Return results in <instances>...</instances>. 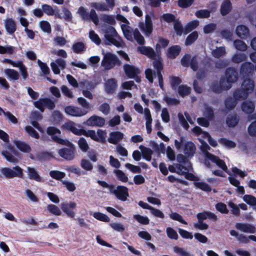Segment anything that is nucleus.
<instances>
[{"label":"nucleus","instance_id":"a211bd4d","mask_svg":"<svg viewBox=\"0 0 256 256\" xmlns=\"http://www.w3.org/2000/svg\"><path fill=\"white\" fill-rule=\"evenodd\" d=\"M181 52V47L179 45H174L169 47L166 52L167 58L170 59L176 58Z\"/></svg>","mask_w":256,"mask_h":256},{"label":"nucleus","instance_id":"3c124183","mask_svg":"<svg viewBox=\"0 0 256 256\" xmlns=\"http://www.w3.org/2000/svg\"><path fill=\"white\" fill-rule=\"evenodd\" d=\"M40 26L41 30L44 32L51 33L52 28L50 22L46 20H42L40 22Z\"/></svg>","mask_w":256,"mask_h":256},{"label":"nucleus","instance_id":"ea45409f","mask_svg":"<svg viewBox=\"0 0 256 256\" xmlns=\"http://www.w3.org/2000/svg\"><path fill=\"white\" fill-rule=\"evenodd\" d=\"M199 24V22L197 20H192L186 24L184 28V34H187L193 30L195 29Z\"/></svg>","mask_w":256,"mask_h":256},{"label":"nucleus","instance_id":"dca6fc26","mask_svg":"<svg viewBox=\"0 0 256 256\" xmlns=\"http://www.w3.org/2000/svg\"><path fill=\"white\" fill-rule=\"evenodd\" d=\"M226 78L228 82L232 84L235 82L238 79V73L237 70L232 67L226 68L225 71Z\"/></svg>","mask_w":256,"mask_h":256},{"label":"nucleus","instance_id":"a19ab883","mask_svg":"<svg viewBox=\"0 0 256 256\" xmlns=\"http://www.w3.org/2000/svg\"><path fill=\"white\" fill-rule=\"evenodd\" d=\"M226 53V49L224 46L216 48L212 52V56L217 58L224 56Z\"/></svg>","mask_w":256,"mask_h":256},{"label":"nucleus","instance_id":"1a4fd4ad","mask_svg":"<svg viewBox=\"0 0 256 256\" xmlns=\"http://www.w3.org/2000/svg\"><path fill=\"white\" fill-rule=\"evenodd\" d=\"M139 28L144 34L148 37L153 30V25L151 16L146 14L145 16V22H140L138 24Z\"/></svg>","mask_w":256,"mask_h":256},{"label":"nucleus","instance_id":"2eb2a0df","mask_svg":"<svg viewBox=\"0 0 256 256\" xmlns=\"http://www.w3.org/2000/svg\"><path fill=\"white\" fill-rule=\"evenodd\" d=\"M115 196L119 200L126 201L129 196L128 188L124 186H117Z\"/></svg>","mask_w":256,"mask_h":256},{"label":"nucleus","instance_id":"a18cd8bd","mask_svg":"<svg viewBox=\"0 0 256 256\" xmlns=\"http://www.w3.org/2000/svg\"><path fill=\"white\" fill-rule=\"evenodd\" d=\"M82 135H84L86 137H90L96 142H99V138L96 136L94 130H85L82 129Z\"/></svg>","mask_w":256,"mask_h":256},{"label":"nucleus","instance_id":"49530a36","mask_svg":"<svg viewBox=\"0 0 256 256\" xmlns=\"http://www.w3.org/2000/svg\"><path fill=\"white\" fill-rule=\"evenodd\" d=\"M86 48L84 44L82 42H76L73 44L72 50L76 54H80Z\"/></svg>","mask_w":256,"mask_h":256},{"label":"nucleus","instance_id":"13d9d810","mask_svg":"<svg viewBox=\"0 0 256 256\" xmlns=\"http://www.w3.org/2000/svg\"><path fill=\"white\" fill-rule=\"evenodd\" d=\"M89 38L90 40L97 45H100L101 43V40L98 34L93 30L89 32Z\"/></svg>","mask_w":256,"mask_h":256},{"label":"nucleus","instance_id":"72a5a7b5","mask_svg":"<svg viewBox=\"0 0 256 256\" xmlns=\"http://www.w3.org/2000/svg\"><path fill=\"white\" fill-rule=\"evenodd\" d=\"M140 148L142 150V155L143 158L147 161H150L153 151L150 148L142 146H140Z\"/></svg>","mask_w":256,"mask_h":256},{"label":"nucleus","instance_id":"79ce46f5","mask_svg":"<svg viewBox=\"0 0 256 256\" xmlns=\"http://www.w3.org/2000/svg\"><path fill=\"white\" fill-rule=\"evenodd\" d=\"M36 158L39 160H46L52 158V154L51 153L48 152H38L36 154Z\"/></svg>","mask_w":256,"mask_h":256},{"label":"nucleus","instance_id":"69168bd1","mask_svg":"<svg viewBox=\"0 0 256 256\" xmlns=\"http://www.w3.org/2000/svg\"><path fill=\"white\" fill-rule=\"evenodd\" d=\"M166 232L168 236L172 240H177L178 238L176 232L170 227H168L166 229Z\"/></svg>","mask_w":256,"mask_h":256},{"label":"nucleus","instance_id":"5701e85b","mask_svg":"<svg viewBox=\"0 0 256 256\" xmlns=\"http://www.w3.org/2000/svg\"><path fill=\"white\" fill-rule=\"evenodd\" d=\"M124 138V134L120 132H113L110 134L108 141L112 144H116Z\"/></svg>","mask_w":256,"mask_h":256},{"label":"nucleus","instance_id":"ddd939ff","mask_svg":"<svg viewBox=\"0 0 256 256\" xmlns=\"http://www.w3.org/2000/svg\"><path fill=\"white\" fill-rule=\"evenodd\" d=\"M105 122L104 118L96 115H93L87 120L86 123L88 126L102 127L104 125Z\"/></svg>","mask_w":256,"mask_h":256},{"label":"nucleus","instance_id":"58836bf2","mask_svg":"<svg viewBox=\"0 0 256 256\" xmlns=\"http://www.w3.org/2000/svg\"><path fill=\"white\" fill-rule=\"evenodd\" d=\"M234 98L228 97L224 100V105L226 108L228 110H232L234 109L236 105L237 101Z\"/></svg>","mask_w":256,"mask_h":256},{"label":"nucleus","instance_id":"680f3d73","mask_svg":"<svg viewBox=\"0 0 256 256\" xmlns=\"http://www.w3.org/2000/svg\"><path fill=\"white\" fill-rule=\"evenodd\" d=\"M204 116L210 120H213L214 118V114L212 108L210 106H206L205 108Z\"/></svg>","mask_w":256,"mask_h":256},{"label":"nucleus","instance_id":"423d86ee","mask_svg":"<svg viewBox=\"0 0 256 256\" xmlns=\"http://www.w3.org/2000/svg\"><path fill=\"white\" fill-rule=\"evenodd\" d=\"M2 174L7 179L14 178H24L23 170L19 166H16L12 168H2L0 170Z\"/></svg>","mask_w":256,"mask_h":256},{"label":"nucleus","instance_id":"0eeeda50","mask_svg":"<svg viewBox=\"0 0 256 256\" xmlns=\"http://www.w3.org/2000/svg\"><path fill=\"white\" fill-rule=\"evenodd\" d=\"M34 104L42 112H44L45 108L51 110L56 107L54 102L48 98H40L34 102Z\"/></svg>","mask_w":256,"mask_h":256},{"label":"nucleus","instance_id":"09e8293b","mask_svg":"<svg viewBox=\"0 0 256 256\" xmlns=\"http://www.w3.org/2000/svg\"><path fill=\"white\" fill-rule=\"evenodd\" d=\"M172 88L176 91L178 86L182 82V80L178 76H172L170 78Z\"/></svg>","mask_w":256,"mask_h":256},{"label":"nucleus","instance_id":"7ed1b4c3","mask_svg":"<svg viewBox=\"0 0 256 256\" xmlns=\"http://www.w3.org/2000/svg\"><path fill=\"white\" fill-rule=\"evenodd\" d=\"M102 30L104 33V38L106 41V44H113L118 48L122 46L123 40L113 26H106Z\"/></svg>","mask_w":256,"mask_h":256},{"label":"nucleus","instance_id":"bf43d9fd","mask_svg":"<svg viewBox=\"0 0 256 256\" xmlns=\"http://www.w3.org/2000/svg\"><path fill=\"white\" fill-rule=\"evenodd\" d=\"M114 172L118 180L120 181L124 182H126L128 181V177L122 170H114Z\"/></svg>","mask_w":256,"mask_h":256},{"label":"nucleus","instance_id":"393cba45","mask_svg":"<svg viewBox=\"0 0 256 256\" xmlns=\"http://www.w3.org/2000/svg\"><path fill=\"white\" fill-rule=\"evenodd\" d=\"M241 107L243 112L247 114H250L254 112L255 105L252 102L246 100L242 102Z\"/></svg>","mask_w":256,"mask_h":256},{"label":"nucleus","instance_id":"338daca9","mask_svg":"<svg viewBox=\"0 0 256 256\" xmlns=\"http://www.w3.org/2000/svg\"><path fill=\"white\" fill-rule=\"evenodd\" d=\"M25 130L28 134L32 138L38 139L40 138L38 132L31 126H27L25 127Z\"/></svg>","mask_w":256,"mask_h":256},{"label":"nucleus","instance_id":"6e6552de","mask_svg":"<svg viewBox=\"0 0 256 256\" xmlns=\"http://www.w3.org/2000/svg\"><path fill=\"white\" fill-rule=\"evenodd\" d=\"M123 68L126 75L128 78L134 79L136 82H140V78L138 74H140L141 71L138 68L133 65L125 64Z\"/></svg>","mask_w":256,"mask_h":256},{"label":"nucleus","instance_id":"c9c22d12","mask_svg":"<svg viewBox=\"0 0 256 256\" xmlns=\"http://www.w3.org/2000/svg\"><path fill=\"white\" fill-rule=\"evenodd\" d=\"M191 92V88L186 85H180L178 87V93L182 98L189 95Z\"/></svg>","mask_w":256,"mask_h":256},{"label":"nucleus","instance_id":"473e14b6","mask_svg":"<svg viewBox=\"0 0 256 256\" xmlns=\"http://www.w3.org/2000/svg\"><path fill=\"white\" fill-rule=\"evenodd\" d=\"M4 73L8 79L10 80H17L19 79L20 75L18 72L13 69L7 68L4 70Z\"/></svg>","mask_w":256,"mask_h":256},{"label":"nucleus","instance_id":"4c0bfd02","mask_svg":"<svg viewBox=\"0 0 256 256\" xmlns=\"http://www.w3.org/2000/svg\"><path fill=\"white\" fill-rule=\"evenodd\" d=\"M198 34L197 31L192 32L186 37L185 40V44L186 46H190L193 44L198 38Z\"/></svg>","mask_w":256,"mask_h":256},{"label":"nucleus","instance_id":"4d7b16f0","mask_svg":"<svg viewBox=\"0 0 256 256\" xmlns=\"http://www.w3.org/2000/svg\"><path fill=\"white\" fill-rule=\"evenodd\" d=\"M133 218L140 224L146 225L150 223V220L147 216L140 214H134Z\"/></svg>","mask_w":256,"mask_h":256},{"label":"nucleus","instance_id":"f3484780","mask_svg":"<svg viewBox=\"0 0 256 256\" xmlns=\"http://www.w3.org/2000/svg\"><path fill=\"white\" fill-rule=\"evenodd\" d=\"M236 228L244 232L254 234L256 232V227L250 224L238 222L236 224Z\"/></svg>","mask_w":256,"mask_h":256},{"label":"nucleus","instance_id":"bb28decb","mask_svg":"<svg viewBox=\"0 0 256 256\" xmlns=\"http://www.w3.org/2000/svg\"><path fill=\"white\" fill-rule=\"evenodd\" d=\"M64 129L70 131L74 134L77 136L82 135V129H78L75 126L74 122H67L64 125Z\"/></svg>","mask_w":256,"mask_h":256},{"label":"nucleus","instance_id":"f8f14e48","mask_svg":"<svg viewBox=\"0 0 256 256\" xmlns=\"http://www.w3.org/2000/svg\"><path fill=\"white\" fill-rule=\"evenodd\" d=\"M64 112L68 115L73 116H82L85 115L87 112L82 110L80 108L73 106L65 107Z\"/></svg>","mask_w":256,"mask_h":256},{"label":"nucleus","instance_id":"c03bdc74","mask_svg":"<svg viewBox=\"0 0 256 256\" xmlns=\"http://www.w3.org/2000/svg\"><path fill=\"white\" fill-rule=\"evenodd\" d=\"M210 15V11L206 9L198 10L195 12V16L198 18H207Z\"/></svg>","mask_w":256,"mask_h":256},{"label":"nucleus","instance_id":"c756f323","mask_svg":"<svg viewBox=\"0 0 256 256\" xmlns=\"http://www.w3.org/2000/svg\"><path fill=\"white\" fill-rule=\"evenodd\" d=\"M14 144L16 147L23 152H30L31 150L30 146L24 142L15 140Z\"/></svg>","mask_w":256,"mask_h":256},{"label":"nucleus","instance_id":"6ab92c4d","mask_svg":"<svg viewBox=\"0 0 256 256\" xmlns=\"http://www.w3.org/2000/svg\"><path fill=\"white\" fill-rule=\"evenodd\" d=\"M138 52L148 58L154 59L156 56V54L154 50L150 46H138L137 48Z\"/></svg>","mask_w":256,"mask_h":256},{"label":"nucleus","instance_id":"8fccbe9b","mask_svg":"<svg viewBox=\"0 0 256 256\" xmlns=\"http://www.w3.org/2000/svg\"><path fill=\"white\" fill-rule=\"evenodd\" d=\"M194 184L196 188L204 192H210L212 190L211 187L204 182H194Z\"/></svg>","mask_w":256,"mask_h":256},{"label":"nucleus","instance_id":"cd10ccee","mask_svg":"<svg viewBox=\"0 0 256 256\" xmlns=\"http://www.w3.org/2000/svg\"><path fill=\"white\" fill-rule=\"evenodd\" d=\"M232 9V4L230 0H224L222 2L220 12L222 16H226L228 14Z\"/></svg>","mask_w":256,"mask_h":256},{"label":"nucleus","instance_id":"6e6d98bb","mask_svg":"<svg viewBox=\"0 0 256 256\" xmlns=\"http://www.w3.org/2000/svg\"><path fill=\"white\" fill-rule=\"evenodd\" d=\"M50 176L54 179L60 180L66 176V174L58 170H51L50 172Z\"/></svg>","mask_w":256,"mask_h":256},{"label":"nucleus","instance_id":"9d476101","mask_svg":"<svg viewBox=\"0 0 256 256\" xmlns=\"http://www.w3.org/2000/svg\"><path fill=\"white\" fill-rule=\"evenodd\" d=\"M254 71V66L250 62H244L241 65L240 74L243 78L252 76Z\"/></svg>","mask_w":256,"mask_h":256},{"label":"nucleus","instance_id":"39448f33","mask_svg":"<svg viewBox=\"0 0 256 256\" xmlns=\"http://www.w3.org/2000/svg\"><path fill=\"white\" fill-rule=\"evenodd\" d=\"M78 12L84 21L92 20L96 25L98 24L99 18L94 9H91L89 13L85 8L80 6Z\"/></svg>","mask_w":256,"mask_h":256},{"label":"nucleus","instance_id":"4be33fe9","mask_svg":"<svg viewBox=\"0 0 256 256\" xmlns=\"http://www.w3.org/2000/svg\"><path fill=\"white\" fill-rule=\"evenodd\" d=\"M42 10L44 13L48 16H54V15L55 18L62 19V17L59 13V10H58L56 12L53 9V8L49 4H43L42 6Z\"/></svg>","mask_w":256,"mask_h":256},{"label":"nucleus","instance_id":"412c9836","mask_svg":"<svg viewBox=\"0 0 256 256\" xmlns=\"http://www.w3.org/2000/svg\"><path fill=\"white\" fill-rule=\"evenodd\" d=\"M236 32L237 36L242 39L246 38L250 35L248 28L244 25H239L236 28Z\"/></svg>","mask_w":256,"mask_h":256},{"label":"nucleus","instance_id":"774afa93","mask_svg":"<svg viewBox=\"0 0 256 256\" xmlns=\"http://www.w3.org/2000/svg\"><path fill=\"white\" fill-rule=\"evenodd\" d=\"M48 210L51 214L56 216H60L61 214L60 210L54 204H48Z\"/></svg>","mask_w":256,"mask_h":256},{"label":"nucleus","instance_id":"5fc2aeb1","mask_svg":"<svg viewBox=\"0 0 256 256\" xmlns=\"http://www.w3.org/2000/svg\"><path fill=\"white\" fill-rule=\"evenodd\" d=\"M93 216L96 219L103 222H109L110 221V219L108 216L100 212H94Z\"/></svg>","mask_w":256,"mask_h":256},{"label":"nucleus","instance_id":"f03ea898","mask_svg":"<svg viewBox=\"0 0 256 256\" xmlns=\"http://www.w3.org/2000/svg\"><path fill=\"white\" fill-rule=\"evenodd\" d=\"M254 83L250 78H244L241 88L236 90L233 94L234 98L236 100H243L247 98L248 94L254 90Z\"/></svg>","mask_w":256,"mask_h":256},{"label":"nucleus","instance_id":"f257e3e1","mask_svg":"<svg viewBox=\"0 0 256 256\" xmlns=\"http://www.w3.org/2000/svg\"><path fill=\"white\" fill-rule=\"evenodd\" d=\"M54 140L56 143L64 145L68 148H64L58 150V155L64 159L66 160H72L75 158L76 150L74 145L66 140H64L60 138H54Z\"/></svg>","mask_w":256,"mask_h":256},{"label":"nucleus","instance_id":"0e129e2a","mask_svg":"<svg viewBox=\"0 0 256 256\" xmlns=\"http://www.w3.org/2000/svg\"><path fill=\"white\" fill-rule=\"evenodd\" d=\"M216 208L222 214H228V213L226 204L222 202H218L216 204Z\"/></svg>","mask_w":256,"mask_h":256},{"label":"nucleus","instance_id":"4468645a","mask_svg":"<svg viewBox=\"0 0 256 256\" xmlns=\"http://www.w3.org/2000/svg\"><path fill=\"white\" fill-rule=\"evenodd\" d=\"M206 158L213 162L215 163L220 168H222L224 171L228 174H230L228 171V167L224 161L219 158L218 156L214 155L208 152L206 154Z\"/></svg>","mask_w":256,"mask_h":256},{"label":"nucleus","instance_id":"603ef678","mask_svg":"<svg viewBox=\"0 0 256 256\" xmlns=\"http://www.w3.org/2000/svg\"><path fill=\"white\" fill-rule=\"evenodd\" d=\"M234 45L236 49L244 52L247 48L246 44L242 40H236L234 42Z\"/></svg>","mask_w":256,"mask_h":256},{"label":"nucleus","instance_id":"a878e982","mask_svg":"<svg viewBox=\"0 0 256 256\" xmlns=\"http://www.w3.org/2000/svg\"><path fill=\"white\" fill-rule=\"evenodd\" d=\"M170 44V40L162 37H158V43L156 45V50L158 56L161 54V48H166Z\"/></svg>","mask_w":256,"mask_h":256},{"label":"nucleus","instance_id":"f704fd0d","mask_svg":"<svg viewBox=\"0 0 256 256\" xmlns=\"http://www.w3.org/2000/svg\"><path fill=\"white\" fill-rule=\"evenodd\" d=\"M243 200L248 205L253 207V209L256 210V198L250 194H245L243 197Z\"/></svg>","mask_w":256,"mask_h":256},{"label":"nucleus","instance_id":"c85d7f7f","mask_svg":"<svg viewBox=\"0 0 256 256\" xmlns=\"http://www.w3.org/2000/svg\"><path fill=\"white\" fill-rule=\"evenodd\" d=\"M239 120L236 114H230L226 118V124L228 127L233 128L238 123Z\"/></svg>","mask_w":256,"mask_h":256},{"label":"nucleus","instance_id":"9b49d317","mask_svg":"<svg viewBox=\"0 0 256 256\" xmlns=\"http://www.w3.org/2000/svg\"><path fill=\"white\" fill-rule=\"evenodd\" d=\"M76 203L74 202H70L68 204L63 202L61 204V208L68 216L74 218L76 213L73 210L76 208Z\"/></svg>","mask_w":256,"mask_h":256},{"label":"nucleus","instance_id":"e433bc0d","mask_svg":"<svg viewBox=\"0 0 256 256\" xmlns=\"http://www.w3.org/2000/svg\"><path fill=\"white\" fill-rule=\"evenodd\" d=\"M46 133L48 135L52 136V140L54 142H56V141L54 140V138H59L58 136H55L56 134H60L61 132L60 130L56 127L54 126H48L46 129Z\"/></svg>","mask_w":256,"mask_h":256},{"label":"nucleus","instance_id":"de8ad7c7","mask_svg":"<svg viewBox=\"0 0 256 256\" xmlns=\"http://www.w3.org/2000/svg\"><path fill=\"white\" fill-rule=\"evenodd\" d=\"M66 170L71 173H74L78 176H80L81 174H86V172L85 171L82 170L78 167L76 166H69L66 168Z\"/></svg>","mask_w":256,"mask_h":256},{"label":"nucleus","instance_id":"37998d69","mask_svg":"<svg viewBox=\"0 0 256 256\" xmlns=\"http://www.w3.org/2000/svg\"><path fill=\"white\" fill-rule=\"evenodd\" d=\"M133 36L134 40L140 45L143 46L145 44L144 36L140 34L138 29H135L133 32Z\"/></svg>","mask_w":256,"mask_h":256},{"label":"nucleus","instance_id":"e2e57ef3","mask_svg":"<svg viewBox=\"0 0 256 256\" xmlns=\"http://www.w3.org/2000/svg\"><path fill=\"white\" fill-rule=\"evenodd\" d=\"M78 144L80 148L84 152H86L89 148L87 142L84 138H80L78 140Z\"/></svg>","mask_w":256,"mask_h":256},{"label":"nucleus","instance_id":"2f4dec72","mask_svg":"<svg viewBox=\"0 0 256 256\" xmlns=\"http://www.w3.org/2000/svg\"><path fill=\"white\" fill-rule=\"evenodd\" d=\"M184 152L188 156H192L195 152L196 146L192 142H188L184 146Z\"/></svg>","mask_w":256,"mask_h":256},{"label":"nucleus","instance_id":"7c9ffc66","mask_svg":"<svg viewBox=\"0 0 256 256\" xmlns=\"http://www.w3.org/2000/svg\"><path fill=\"white\" fill-rule=\"evenodd\" d=\"M27 172L30 179L34 180L38 182L42 181V178L34 168L29 166L28 167Z\"/></svg>","mask_w":256,"mask_h":256},{"label":"nucleus","instance_id":"20e7f679","mask_svg":"<svg viewBox=\"0 0 256 256\" xmlns=\"http://www.w3.org/2000/svg\"><path fill=\"white\" fill-rule=\"evenodd\" d=\"M102 65L106 70H110L116 66H120L122 62L115 54L110 52H107L104 54L102 62Z\"/></svg>","mask_w":256,"mask_h":256},{"label":"nucleus","instance_id":"aec40b11","mask_svg":"<svg viewBox=\"0 0 256 256\" xmlns=\"http://www.w3.org/2000/svg\"><path fill=\"white\" fill-rule=\"evenodd\" d=\"M117 81L114 78L108 80L105 84V90L108 94H112L117 88Z\"/></svg>","mask_w":256,"mask_h":256},{"label":"nucleus","instance_id":"052dcab7","mask_svg":"<svg viewBox=\"0 0 256 256\" xmlns=\"http://www.w3.org/2000/svg\"><path fill=\"white\" fill-rule=\"evenodd\" d=\"M174 30L178 36H181L184 32V29L180 21H176L174 24Z\"/></svg>","mask_w":256,"mask_h":256},{"label":"nucleus","instance_id":"b1692460","mask_svg":"<svg viewBox=\"0 0 256 256\" xmlns=\"http://www.w3.org/2000/svg\"><path fill=\"white\" fill-rule=\"evenodd\" d=\"M4 26L6 32L10 34H13L16 29V24L12 18H6L4 20Z\"/></svg>","mask_w":256,"mask_h":256},{"label":"nucleus","instance_id":"864d4df0","mask_svg":"<svg viewBox=\"0 0 256 256\" xmlns=\"http://www.w3.org/2000/svg\"><path fill=\"white\" fill-rule=\"evenodd\" d=\"M15 48L12 46H2L0 45V54H12L14 52Z\"/></svg>","mask_w":256,"mask_h":256}]
</instances>
